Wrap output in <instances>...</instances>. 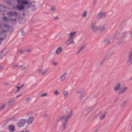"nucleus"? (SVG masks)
Listing matches in <instances>:
<instances>
[{
	"label": "nucleus",
	"instance_id": "nucleus-50",
	"mask_svg": "<svg viewBox=\"0 0 132 132\" xmlns=\"http://www.w3.org/2000/svg\"><path fill=\"white\" fill-rule=\"evenodd\" d=\"M25 32L24 31H22L21 34L22 36L24 35H25Z\"/></svg>",
	"mask_w": 132,
	"mask_h": 132
},
{
	"label": "nucleus",
	"instance_id": "nucleus-56",
	"mask_svg": "<svg viewBox=\"0 0 132 132\" xmlns=\"http://www.w3.org/2000/svg\"><path fill=\"white\" fill-rule=\"evenodd\" d=\"M9 85V84L7 83H5V86H7Z\"/></svg>",
	"mask_w": 132,
	"mask_h": 132
},
{
	"label": "nucleus",
	"instance_id": "nucleus-38",
	"mask_svg": "<svg viewBox=\"0 0 132 132\" xmlns=\"http://www.w3.org/2000/svg\"><path fill=\"white\" fill-rule=\"evenodd\" d=\"M127 103L126 101H125L123 102L121 105V106L122 107H124L126 104Z\"/></svg>",
	"mask_w": 132,
	"mask_h": 132
},
{
	"label": "nucleus",
	"instance_id": "nucleus-46",
	"mask_svg": "<svg viewBox=\"0 0 132 132\" xmlns=\"http://www.w3.org/2000/svg\"><path fill=\"white\" fill-rule=\"evenodd\" d=\"M32 114V113L31 112H28L27 113V115H31Z\"/></svg>",
	"mask_w": 132,
	"mask_h": 132
},
{
	"label": "nucleus",
	"instance_id": "nucleus-41",
	"mask_svg": "<svg viewBox=\"0 0 132 132\" xmlns=\"http://www.w3.org/2000/svg\"><path fill=\"white\" fill-rule=\"evenodd\" d=\"M48 94L47 93H45L44 94H42L41 95V97H44L45 96H46Z\"/></svg>",
	"mask_w": 132,
	"mask_h": 132
},
{
	"label": "nucleus",
	"instance_id": "nucleus-59",
	"mask_svg": "<svg viewBox=\"0 0 132 132\" xmlns=\"http://www.w3.org/2000/svg\"><path fill=\"white\" fill-rule=\"evenodd\" d=\"M3 40H2V39H1L0 38V45L1 44V43H2V41Z\"/></svg>",
	"mask_w": 132,
	"mask_h": 132
},
{
	"label": "nucleus",
	"instance_id": "nucleus-21",
	"mask_svg": "<svg viewBox=\"0 0 132 132\" xmlns=\"http://www.w3.org/2000/svg\"><path fill=\"white\" fill-rule=\"evenodd\" d=\"M67 74L66 73H64L62 75L60 78V80L61 81H63L65 79L66 77V75Z\"/></svg>",
	"mask_w": 132,
	"mask_h": 132
},
{
	"label": "nucleus",
	"instance_id": "nucleus-18",
	"mask_svg": "<svg viewBox=\"0 0 132 132\" xmlns=\"http://www.w3.org/2000/svg\"><path fill=\"white\" fill-rule=\"evenodd\" d=\"M67 121L64 120L62 126L63 128L61 129V131L60 132H62L67 126Z\"/></svg>",
	"mask_w": 132,
	"mask_h": 132
},
{
	"label": "nucleus",
	"instance_id": "nucleus-10",
	"mask_svg": "<svg viewBox=\"0 0 132 132\" xmlns=\"http://www.w3.org/2000/svg\"><path fill=\"white\" fill-rule=\"evenodd\" d=\"M6 7L3 4L0 5V11L2 12H5L6 10Z\"/></svg>",
	"mask_w": 132,
	"mask_h": 132
},
{
	"label": "nucleus",
	"instance_id": "nucleus-26",
	"mask_svg": "<svg viewBox=\"0 0 132 132\" xmlns=\"http://www.w3.org/2000/svg\"><path fill=\"white\" fill-rule=\"evenodd\" d=\"M6 104L5 103H2V105H1L0 108V111H1L4 110Z\"/></svg>",
	"mask_w": 132,
	"mask_h": 132
},
{
	"label": "nucleus",
	"instance_id": "nucleus-37",
	"mask_svg": "<svg viewBox=\"0 0 132 132\" xmlns=\"http://www.w3.org/2000/svg\"><path fill=\"white\" fill-rule=\"evenodd\" d=\"M48 69H46L45 70H44L43 72L42 73V75H43L46 73L48 71Z\"/></svg>",
	"mask_w": 132,
	"mask_h": 132
},
{
	"label": "nucleus",
	"instance_id": "nucleus-34",
	"mask_svg": "<svg viewBox=\"0 0 132 132\" xmlns=\"http://www.w3.org/2000/svg\"><path fill=\"white\" fill-rule=\"evenodd\" d=\"M87 14V11H85L83 13L82 15V16L85 18L86 17Z\"/></svg>",
	"mask_w": 132,
	"mask_h": 132
},
{
	"label": "nucleus",
	"instance_id": "nucleus-58",
	"mask_svg": "<svg viewBox=\"0 0 132 132\" xmlns=\"http://www.w3.org/2000/svg\"><path fill=\"white\" fill-rule=\"evenodd\" d=\"M20 53H22L23 52V51L22 50H20L19 51Z\"/></svg>",
	"mask_w": 132,
	"mask_h": 132
},
{
	"label": "nucleus",
	"instance_id": "nucleus-5",
	"mask_svg": "<svg viewBox=\"0 0 132 132\" xmlns=\"http://www.w3.org/2000/svg\"><path fill=\"white\" fill-rule=\"evenodd\" d=\"M106 14L105 13L100 12L97 14L96 18V19L99 20L101 19L104 18L106 16Z\"/></svg>",
	"mask_w": 132,
	"mask_h": 132
},
{
	"label": "nucleus",
	"instance_id": "nucleus-11",
	"mask_svg": "<svg viewBox=\"0 0 132 132\" xmlns=\"http://www.w3.org/2000/svg\"><path fill=\"white\" fill-rule=\"evenodd\" d=\"M127 89V87H124L123 88L121 89L118 92V94H123L126 92Z\"/></svg>",
	"mask_w": 132,
	"mask_h": 132
},
{
	"label": "nucleus",
	"instance_id": "nucleus-45",
	"mask_svg": "<svg viewBox=\"0 0 132 132\" xmlns=\"http://www.w3.org/2000/svg\"><path fill=\"white\" fill-rule=\"evenodd\" d=\"M30 98H28L26 100V102L27 103L29 102L30 101Z\"/></svg>",
	"mask_w": 132,
	"mask_h": 132
},
{
	"label": "nucleus",
	"instance_id": "nucleus-51",
	"mask_svg": "<svg viewBox=\"0 0 132 132\" xmlns=\"http://www.w3.org/2000/svg\"><path fill=\"white\" fill-rule=\"evenodd\" d=\"M22 95V94H20L16 96V98H18V97L21 96Z\"/></svg>",
	"mask_w": 132,
	"mask_h": 132
},
{
	"label": "nucleus",
	"instance_id": "nucleus-36",
	"mask_svg": "<svg viewBox=\"0 0 132 132\" xmlns=\"http://www.w3.org/2000/svg\"><path fill=\"white\" fill-rule=\"evenodd\" d=\"M20 69L21 70H22L25 68V67L23 65H20L19 66Z\"/></svg>",
	"mask_w": 132,
	"mask_h": 132
},
{
	"label": "nucleus",
	"instance_id": "nucleus-9",
	"mask_svg": "<svg viewBox=\"0 0 132 132\" xmlns=\"http://www.w3.org/2000/svg\"><path fill=\"white\" fill-rule=\"evenodd\" d=\"M15 100L14 98L11 99L7 102V105L8 106L10 107L15 102Z\"/></svg>",
	"mask_w": 132,
	"mask_h": 132
},
{
	"label": "nucleus",
	"instance_id": "nucleus-54",
	"mask_svg": "<svg viewBox=\"0 0 132 132\" xmlns=\"http://www.w3.org/2000/svg\"><path fill=\"white\" fill-rule=\"evenodd\" d=\"M54 19H55V20H58L59 19V18H58V17L57 16H56V17H55L54 18Z\"/></svg>",
	"mask_w": 132,
	"mask_h": 132
},
{
	"label": "nucleus",
	"instance_id": "nucleus-62",
	"mask_svg": "<svg viewBox=\"0 0 132 132\" xmlns=\"http://www.w3.org/2000/svg\"><path fill=\"white\" fill-rule=\"evenodd\" d=\"M126 33V32H123L122 33V34L123 35H124Z\"/></svg>",
	"mask_w": 132,
	"mask_h": 132
},
{
	"label": "nucleus",
	"instance_id": "nucleus-29",
	"mask_svg": "<svg viewBox=\"0 0 132 132\" xmlns=\"http://www.w3.org/2000/svg\"><path fill=\"white\" fill-rule=\"evenodd\" d=\"M110 42V41L108 39H105L104 41V43L105 45H107Z\"/></svg>",
	"mask_w": 132,
	"mask_h": 132
},
{
	"label": "nucleus",
	"instance_id": "nucleus-43",
	"mask_svg": "<svg viewBox=\"0 0 132 132\" xmlns=\"http://www.w3.org/2000/svg\"><path fill=\"white\" fill-rule=\"evenodd\" d=\"M56 9V7H52L51 9V11H54Z\"/></svg>",
	"mask_w": 132,
	"mask_h": 132
},
{
	"label": "nucleus",
	"instance_id": "nucleus-4",
	"mask_svg": "<svg viewBox=\"0 0 132 132\" xmlns=\"http://www.w3.org/2000/svg\"><path fill=\"white\" fill-rule=\"evenodd\" d=\"M26 121L25 119H21L17 124V126L19 128H21L23 127L25 125Z\"/></svg>",
	"mask_w": 132,
	"mask_h": 132
},
{
	"label": "nucleus",
	"instance_id": "nucleus-20",
	"mask_svg": "<svg viewBox=\"0 0 132 132\" xmlns=\"http://www.w3.org/2000/svg\"><path fill=\"white\" fill-rule=\"evenodd\" d=\"M9 128L10 132H13L14 130V127L13 125H11L9 126Z\"/></svg>",
	"mask_w": 132,
	"mask_h": 132
},
{
	"label": "nucleus",
	"instance_id": "nucleus-23",
	"mask_svg": "<svg viewBox=\"0 0 132 132\" xmlns=\"http://www.w3.org/2000/svg\"><path fill=\"white\" fill-rule=\"evenodd\" d=\"M127 63L128 65H131L132 63V59L128 58Z\"/></svg>",
	"mask_w": 132,
	"mask_h": 132
},
{
	"label": "nucleus",
	"instance_id": "nucleus-1",
	"mask_svg": "<svg viewBox=\"0 0 132 132\" xmlns=\"http://www.w3.org/2000/svg\"><path fill=\"white\" fill-rule=\"evenodd\" d=\"M6 15H8V18L6 16L2 18L3 20L6 22H8L11 21L12 22L15 23L16 22V17L18 16V13L15 11H9L6 13Z\"/></svg>",
	"mask_w": 132,
	"mask_h": 132
},
{
	"label": "nucleus",
	"instance_id": "nucleus-32",
	"mask_svg": "<svg viewBox=\"0 0 132 132\" xmlns=\"http://www.w3.org/2000/svg\"><path fill=\"white\" fill-rule=\"evenodd\" d=\"M4 50H3L0 53V59H1L2 57L5 55V54H3V51Z\"/></svg>",
	"mask_w": 132,
	"mask_h": 132
},
{
	"label": "nucleus",
	"instance_id": "nucleus-33",
	"mask_svg": "<svg viewBox=\"0 0 132 132\" xmlns=\"http://www.w3.org/2000/svg\"><path fill=\"white\" fill-rule=\"evenodd\" d=\"M6 2L8 5L11 4L12 2V0H7Z\"/></svg>",
	"mask_w": 132,
	"mask_h": 132
},
{
	"label": "nucleus",
	"instance_id": "nucleus-7",
	"mask_svg": "<svg viewBox=\"0 0 132 132\" xmlns=\"http://www.w3.org/2000/svg\"><path fill=\"white\" fill-rule=\"evenodd\" d=\"M64 43L67 46H68L71 43L75 44V43L73 39H71L69 38Z\"/></svg>",
	"mask_w": 132,
	"mask_h": 132
},
{
	"label": "nucleus",
	"instance_id": "nucleus-15",
	"mask_svg": "<svg viewBox=\"0 0 132 132\" xmlns=\"http://www.w3.org/2000/svg\"><path fill=\"white\" fill-rule=\"evenodd\" d=\"M76 33V32H71L69 34V38L71 39H73V38L75 36Z\"/></svg>",
	"mask_w": 132,
	"mask_h": 132
},
{
	"label": "nucleus",
	"instance_id": "nucleus-57",
	"mask_svg": "<svg viewBox=\"0 0 132 132\" xmlns=\"http://www.w3.org/2000/svg\"><path fill=\"white\" fill-rule=\"evenodd\" d=\"M82 97L83 96H81L79 97V98L80 99H81Z\"/></svg>",
	"mask_w": 132,
	"mask_h": 132
},
{
	"label": "nucleus",
	"instance_id": "nucleus-55",
	"mask_svg": "<svg viewBox=\"0 0 132 132\" xmlns=\"http://www.w3.org/2000/svg\"><path fill=\"white\" fill-rule=\"evenodd\" d=\"M24 84H23L20 87L21 89L24 86Z\"/></svg>",
	"mask_w": 132,
	"mask_h": 132
},
{
	"label": "nucleus",
	"instance_id": "nucleus-64",
	"mask_svg": "<svg viewBox=\"0 0 132 132\" xmlns=\"http://www.w3.org/2000/svg\"><path fill=\"white\" fill-rule=\"evenodd\" d=\"M119 99V98L117 99L116 100H115V102H116V101H117V100H118Z\"/></svg>",
	"mask_w": 132,
	"mask_h": 132
},
{
	"label": "nucleus",
	"instance_id": "nucleus-6",
	"mask_svg": "<svg viewBox=\"0 0 132 132\" xmlns=\"http://www.w3.org/2000/svg\"><path fill=\"white\" fill-rule=\"evenodd\" d=\"M35 118L33 116H31L29 117L26 120V122L28 125H30L34 121Z\"/></svg>",
	"mask_w": 132,
	"mask_h": 132
},
{
	"label": "nucleus",
	"instance_id": "nucleus-24",
	"mask_svg": "<svg viewBox=\"0 0 132 132\" xmlns=\"http://www.w3.org/2000/svg\"><path fill=\"white\" fill-rule=\"evenodd\" d=\"M128 58L132 59V50L129 52L128 55Z\"/></svg>",
	"mask_w": 132,
	"mask_h": 132
},
{
	"label": "nucleus",
	"instance_id": "nucleus-19",
	"mask_svg": "<svg viewBox=\"0 0 132 132\" xmlns=\"http://www.w3.org/2000/svg\"><path fill=\"white\" fill-rule=\"evenodd\" d=\"M86 45L87 44H85L81 46L80 49L78 51L77 54H78L81 51H82L84 49Z\"/></svg>",
	"mask_w": 132,
	"mask_h": 132
},
{
	"label": "nucleus",
	"instance_id": "nucleus-61",
	"mask_svg": "<svg viewBox=\"0 0 132 132\" xmlns=\"http://www.w3.org/2000/svg\"><path fill=\"white\" fill-rule=\"evenodd\" d=\"M3 68V67H0V69H2Z\"/></svg>",
	"mask_w": 132,
	"mask_h": 132
},
{
	"label": "nucleus",
	"instance_id": "nucleus-39",
	"mask_svg": "<svg viewBox=\"0 0 132 132\" xmlns=\"http://www.w3.org/2000/svg\"><path fill=\"white\" fill-rule=\"evenodd\" d=\"M9 27L8 25L5 24L4 25V28H6L8 30L9 29Z\"/></svg>",
	"mask_w": 132,
	"mask_h": 132
},
{
	"label": "nucleus",
	"instance_id": "nucleus-48",
	"mask_svg": "<svg viewBox=\"0 0 132 132\" xmlns=\"http://www.w3.org/2000/svg\"><path fill=\"white\" fill-rule=\"evenodd\" d=\"M48 116V115L47 114H44L43 115V117L44 118L47 117Z\"/></svg>",
	"mask_w": 132,
	"mask_h": 132
},
{
	"label": "nucleus",
	"instance_id": "nucleus-8",
	"mask_svg": "<svg viewBox=\"0 0 132 132\" xmlns=\"http://www.w3.org/2000/svg\"><path fill=\"white\" fill-rule=\"evenodd\" d=\"M6 30H4L3 32H0V38L2 40H3L6 38V35L5 32H6Z\"/></svg>",
	"mask_w": 132,
	"mask_h": 132
},
{
	"label": "nucleus",
	"instance_id": "nucleus-12",
	"mask_svg": "<svg viewBox=\"0 0 132 132\" xmlns=\"http://www.w3.org/2000/svg\"><path fill=\"white\" fill-rule=\"evenodd\" d=\"M121 84L120 83H119L115 85L114 90L115 91H117L121 87Z\"/></svg>",
	"mask_w": 132,
	"mask_h": 132
},
{
	"label": "nucleus",
	"instance_id": "nucleus-31",
	"mask_svg": "<svg viewBox=\"0 0 132 132\" xmlns=\"http://www.w3.org/2000/svg\"><path fill=\"white\" fill-rule=\"evenodd\" d=\"M53 94L56 95H57L59 94L60 93L57 90H55L54 91Z\"/></svg>",
	"mask_w": 132,
	"mask_h": 132
},
{
	"label": "nucleus",
	"instance_id": "nucleus-63",
	"mask_svg": "<svg viewBox=\"0 0 132 132\" xmlns=\"http://www.w3.org/2000/svg\"><path fill=\"white\" fill-rule=\"evenodd\" d=\"M23 132H29V131L28 130H26L24 131H23Z\"/></svg>",
	"mask_w": 132,
	"mask_h": 132
},
{
	"label": "nucleus",
	"instance_id": "nucleus-35",
	"mask_svg": "<svg viewBox=\"0 0 132 132\" xmlns=\"http://www.w3.org/2000/svg\"><path fill=\"white\" fill-rule=\"evenodd\" d=\"M84 90H81L80 91H77L76 92V93L78 94H82L84 93Z\"/></svg>",
	"mask_w": 132,
	"mask_h": 132
},
{
	"label": "nucleus",
	"instance_id": "nucleus-28",
	"mask_svg": "<svg viewBox=\"0 0 132 132\" xmlns=\"http://www.w3.org/2000/svg\"><path fill=\"white\" fill-rule=\"evenodd\" d=\"M16 120V119L14 117H12L11 118L7 120V122H9L10 121L12 120Z\"/></svg>",
	"mask_w": 132,
	"mask_h": 132
},
{
	"label": "nucleus",
	"instance_id": "nucleus-27",
	"mask_svg": "<svg viewBox=\"0 0 132 132\" xmlns=\"http://www.w3.org/2000/svg\"><path fill=\"white\" fill-rule=\"evenodd\" d=\"M125 43V41L124 40V39L123 38H121V39L119 42H118V44L119 45H121L123 44H124Z\"/></svg>",
	"mask_w": 132,
	"mask_h": 132
},
{
	"label": "nucleus",
	"instance_id": "nucleus-2",
	"mask_svg": "<svg viewBox=\"0 0 132 132\" xmlns=\"http://www.w3.org/2000/svg\"><path fill=\"white\" fill-rule=\"evenodd\" d=\"M17 2L19 5V6H16V8L19 10H24V9L23 6L24 5H28L26 7L27 8H30L32 4L31 2H29L26 1L24 0H18Z\"/></svg>",
	"mask_w": 132,
	"mask_h": 132
},
{
	"label": "nucleus",
	"instance_id": "nucleus-17",
	"mask_svg": "<svg viewBox=\"0 0 132 132\" xmlns=\"http://www.w3.org/2000/svg\"><path fill=\"white\" fill-rule=\"evenodd\" d=\"M91 109V108H86L84 113L82 114V115L84 116H85L89 112V110Z\"/></svg>",
	"mask_w": 132,
	"mask_h": 132
},
{
	"label": "nucleus",
	"instance_id": "nucleus-42",
	"mask_svg": "<svg viewBox=\"0 0 132 132\" xmlns=\"http://www.w3.org/2000/svg\"><path fill=\"white\" fill-rule=\"evenodd\" d=\"M105 59H104L101 61L100 63V66H102V63H103L104 61H105Z\"/></svg>",
	"mask_w": 132,
	"mask_h": 132
},
{
	"label": "nucleus",
	"instance_id": "nucleus-40",
	"mask_svg": "<svg viewBox=\"0 0 132 132\" xmlns=\"http://www.w3.org/2000/svg\"><path fill=\"white\" fill-rule=\"evenodd\" d=\"M25 51L26 52L30 53L31 52V50L30 49H26Z\"/></svg>",
	"mask_w": 132,
	"mask_h": 132
},
{
	"label": "nucleus",
	"instance_id": "nucleus-49",
	"mask_svg": "<svg viewBox=\"0 0 132 132\" xmlns=\"http://www.w3.org/2000/svg\"><path fill=\"white\" fill-rule=\"evenodd\" d=\"M52 63L54 65H57V63H56L55 62H53Z\"/></svg>",
	"mask_w": 132,
	"mask_h": 132
},
{
	"label": "nucleus",
	"instance_id": "nucleus-16",
	"mask_svg": "<svg viewBox=\"0 0 132 132\" xmlns=\"http://www.w3.org/2000/svg\"><path fill=\"white\" fill-rule=\"evenodd\" d=\"M62 49L61 47L57 48L56 51V54H59L61 53L62 51Z\"/></svg>",
	"mask_w": 132,
	"mask_h": 132
},
{
	"label": "nucleus",
	"instance_id": "nucleus-3",
	"mask_svg": "<svg viewBox=\"0 0 132 132\" xmlns=\"http://www.w3.org/2000/svg\"><path fill=\"white\" fill-rule=\"evenodd\" d=\"M72 113V111H70L69 113L67 116L65 115L61 117L59 119V120H64L67 121L68 120L70 119L71 117Z\"/></svg>",
	"mask_w": 132,
	"mask_h": 132
},
{
	"label": "nucleus",
	"instance_id": "nucleus-25",
	"mask_svg": "<svg viewBox=\"0 0 132 132\" xmlns=\"http://www.w3.org/2000/svg\"><path fill=\"white\" fill-rule=\"evenodd\" d=\"M106 28L105 27L103 26H101L99 28L98 30L99 31L101 32H103L105 30Z\"/></svg>",
	"mask_w": 132,
	"mask_h": 132
},
{
	"label": "nucleus",
	"instance_id": "nucleus-47",
	"mask_svg": "<svg viewBox=\"0 0 132 132\" xmlns=\"http://www.w3.org/2000/svg\"><path fill=\"white\" fill-rule=\"evenodd\" d=\"M16 88H17V90L16 92H17L19 91L21 89V88H20V87H16Z\"/></svg>",
	"mask_w": 132,
	"mask_h": 132
},
{
	"label": "nucleus",
	"instance_id": "nucleus-22",
	"mask_svg": "<svg viewBox=\"0 0 132 132\" xmlns=\"http://www.w3.org/2000/svg\"><path fill=\"white\" fill-rule=\"evenodd\" d=\"M63 95L64 98H65L68 97V93L67 91H63Z\"/></svg>",
	"mask_w": 132,
	"mask_h": 132
},
{
	"label": "nucleus",
	"instance_id": "nucleus-13",
	"mask_svg": "<svg viewBox=\"0 0 132 132\" xmlns=\"http://www.w3.org/2000/svg\"><path fill=\"white\" fill-rule=\"evenodd\" d=\"M91 29L94 31L96 32L98 30L99 28L93 24L92 25Z\"/></svg>",
	"mask_w": 132,
	"mask_h": 132
},
{
	"label": "nucleus",
	"instance_id": "nucleus-44",
	"mask_svg": "<svg viewBox=\"0 0 132 132\" xmlns=\"http://www.w3.org/2000/svg\"><path fill=\"white\" fill-rule=\"evenodd\" d=\"M97 2V0H94L92 3V5L94 6L96 4Z\"/></svg>",
	"mask_w": 132,
	"mask_h": 132
},
{
	"label": "nucleus",
	"instance_id": "nucleus-14",
	"mask_svg": "<svg viewBox=\"0 0 132 132\" xmlns=\"http://www.w3.org/2000/svg\"><path fill=\"white\" fill-rule=\"evenodd\" d=\"M120 33L119 32L115 33V35L113 36V38L114 40L118 39L120 37Z\"/></svg>",
	"mask_w": 132,
	"mask_h": 132
},
{
	"label": "nucleus",
	"instance_id": "nucleus-52",
	"mask_svg": "<svg viewBox=\"0 0 132 132\" xmlns=\"http://www.w3.org/2000/svg\"><path fill=\"white\" fill-rule=\"evenodd\" d=\"M38 71L39 73H42V70L41 69H38Z\"/></svg>",
	"mask_w": 132,
	"mask_h": 132
},
{
	"label": "nucleus",
	"instance_id": "nucleus-53",
	"mask_svg": "<svg viewBox=\"0 0 132 132\" xmlns=\"http://www.w3.org/2000/svg\"><path fill=\"white\" fill-rule=\"evenodd\" d=\"M13 66L15 67H16L18 66V65H17V64L14 65V64H13Z\"/></svg>",
	"mask_w": 132,
	"mask_h": 132
},
{
	"label": "nucleus",
	"instance_id": "nucleus-60",
	"mask_svg": "<svg viewBox=\"0 0 132 132\" xmlns=\"http://www.w3.org/2000/svg\"><path fill=\"white\" fill-rule=\"evenodd\" d=\"M98 130L96 129H95V131L94 132H97V131Z\"/></svg>",
	"mask_w": 132,
	"mask_h": 132
},
{
	"label": "nucleus",
	"instance_id": "nucleus-30",
	"mask_svg": "<svg viewBox=\"0 0 132 132\" xmlns=\"http://www.w3.org/2000/svg\"><path fill=\"white\" fill-rule=\"evenodd\" d=\"M106 114V113L105 112L104 114L101 115L99 117V119L101 120L103 119L105 117Z\"/></svg>",
	"mask_w": 132,
	"mask_h": 132
}]
</instances>
